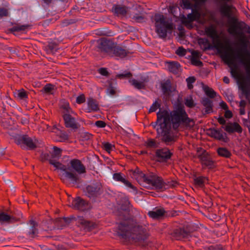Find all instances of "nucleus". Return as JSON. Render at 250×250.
Masks as SVG:
<instances>
[{"label":"nucleus","mask_w":250,"mask_h":250,"mask_svg":"<svg viewBox=\"0 0 250 250\" xmlns=\"http://www.w3.org/2000/svg\"><path fill=\"white\" fill-rule=\"evenodd\" d=\"M98 72L101 75L104 76L108 77L109 76V73L107 71V69L105 67H101L99 68Z\"/></svg>","instance_id":"62"},{"label":"nucleus","mask_w":250,"mask_h":250,"mask_svg":"<svg viewBox=\"0 0 250 250\" xmlns=\"http://www.w3.org/2000/svg\"><path fill=\"white\" fill-rule=\"evenodd\" d=\"M216 152L219 156L225 158H230L232 156L231 152L226 147H219Z\"/></svg>","instance_id":"33"},{"label":"nucleus","mask_w":250,"mask_h":250,"mask_svg":"<svg viewBox=\"0 0 250 250\" xmlns=\"http://www.w3.org/2000/svg\"><path fill=\"white\" fill-rule=\"evenodd\" d=\"M62 149L56 146H53V151L51 153V158L59 159L62 156Z\"/></svg>","instance_id":"42"},{"label":"nucleus","mask_w":250,"mask_h":250,"mask_svg":"<svg viewBox=\"0 0 250 250\" xmlns=\"http://www.w3.org/2000/svg\"><path fill=\"white\" fill-rule=\"evenodd\" d=\"M196 79L194 76L189 77L186 79L188 89L190 90L193 88L192 83H194Z\"/></svg>","instance_id":"51"},{"label":"nucleus","mask_w":250,"mask_h":250,"mask_svg":"<svg viewBox=\"0 0 250 250\" xmlns=\"http://www.w3.org/2000/svg\"><path fill=\"white\" fill-rule=\"evenodd\" d=\"M29 92L21 88L17 91V96L21 100L28 98Z\"/></svg>","instance_id":"48"},{"label":"nucleus","mask_w":250,"mask_h":250,"mask_svg":"<svg viewBox=\"0 0 250 250\" xmlns=\"http://www.w3.org/2000/svg\"><path fill=\"white\" fill-rule=\"evenodd\" d=\"M160 107L161 104L159 103H158L157 101H156L154 103H153V104L150 106L149 109V113L155 112L158 108H159L162 110Z\"/></svg>","instance_id":"53"},{"label":"nucleus","mask_w":250,"mask_h":250,"mask_svg":"<svg viewBox=\"0 0 250 250\" xmlns=\"http://www.w3.org/2000/svg\"><path fill=\"white\" fill-rule=\"evenodd\" d=\"M112 11L117 16H125L127 12V7L123 5L114 4L112 8Z\"/></svg>","instance_id":"28"},{"label":"nucleus","mask_w":250,"mask_h":250,"mask_svg":"<svg viewBox=\"0 0 250 250\" xmlns=\"http://www.w3.org/2000/svg\"><path fill=\"white\" fill-rule=\"evenodd\" d=\"M63 218L61 217H58L55 219L54 222V223L57 224L58 227H60L61 228L65 226V225L63 223Z\"/></svg>","instance_id":"61"},{"label":"nucleus","mask_w":250,"mask_h":250,"mask_svg":"<svg viewBox=\"0 0 250 250\" xmlns=\"http://www.w3.org/2000/svg\"><path fill=\"white\" fill-rule=\"evenodd\" d=\"M129 171L138 182H143L146 184L147 183L149 178V174H145L137 167L135 169H130Z\"/></svg>","instance_id":"19"},{"label":"nucleus","mask_w":250,"mask_h":250,"mask_svg":"<svg viewBox=\"0 0 250 250\" xmlns=\"http://www.w3.org/2000/svg\"><path fill=\"white\" fill-rule=\"evenodd\" d=\"M155 32L159 38L165 39L167 33L171 34L173 29V24L166 20V17L162 14L156 13L154 16Z\"/></svg>","instance_id":"5"},{"label":"nucleus","mask_w":250,"mask_h":250,"mask_svg":"<svg viewBox=\"0 0 250 250\" xmlns=\"http://www.w3.org/2000/svg\"><path fill=\"white\" fill-rule=\"evenodd\" d=\"M97 43L96 49L97 51L109 55L111 54L115 44L113 41L105 37H102L97 40Z\"/></svg>","instance_id":"9"},{"label":"nucleus","mask_w":250,"mask_h":250,"mask_svg":"<svg viewBox=\"0 0 250 250\" xmlns=\"http://www.w3.org/2000/svg\"><path fill=\"white\" fill-rule=\"evenodd\" d=\"M107 84V91L111 95H114L116 94V90L115 87L113 86L114 84L116 83V81L114 79H110L106 81Z\"/></svg>","instance_id":"35"},{"label":"nucleus","mask_w":250,"mask_h":250,"mask_svg":"<svg viewBox=\"0 0 250 250\" xmlns=\"http://www.w3.org/2000/svg\"><path fill=\"white\" fill-rule=\"evenodd\" d=\"M155 210H151L148 212V215L150 218L156 220H161L165 218V209L163 207H156Z\"/></svg>","instance_id":"21"},{"label":"nucleus","mask_w":250,"mask_h":250,"mask_svg":"<svg viewBox=\"0 0 250 250\" xmlns=\"http://www.w3.org/2000/svg\"><path fill=\"white\" fill-rule=\"evenodd\" d=\"M32 27V24H23L20 25L16 24V25L13 26L8 29V31L10 33L15 35V32H22L23 33H26V32L31 29Z\"/></svg>","instance_id":"25"},{"label":"nucleus","mask_w":250,"mask_h":250,"mask_svg":"<svg viewBox=\"0 0 250 250\" xmlns=\"http://www.w3.org/2000/svg\"><path fill=\"white\" fill-rule=\"evenodd\" d=\"M180 64L178 62H168V68L169 71L174 74H177Z\"/></svg>","instance_id":"36"},{"label":"nucleus","mask_w":250,"mask_h":250,"mask_svg":"<svg viewBox=\"0 0 250 250\" xmlns=\"http://www.w3.org/2000/svg\"><path fill=\"white\" fill-rule=\"evenodd\" d=\"M40 158H41V161L42 162H45L46 161H48V162L49 163V161L50 160H54L53 159H52V158L50 159V158H51V154H50L48 153H43V152H42L41 154Z\"/></svg>","instance_id":"50"},{"label":"nucleus","mask_w":250,"mask_h":250,"mask_svg":"<svg viewBox=\"0 0 250 250\" xmlns=\"http://www.w3.org/2000/svg\"><path fill=\"white\" fill-rule=\"evenodd\" d=\"M49 164L53 166L56 168V169L62 170L64 172V173H66L67 171H69L71 170L69 168V164H68L66 166L64 165H63L60 162L57 161L56 160H50Z\"/></svg>","instance_id":"32"},{"label":"nucleus","mask_w":250,"mask_h":250,"mask_svg":"<svg viewBox=\"0 0 250 250\" xmlns=\"http://www.w3.org/2000/svg\"><path fill=\"white\" fill-rule=\"evenodd\" d=\"M173 155L170 150L167 147L157 149L155 151V161L160 163H166Z\"/></svg>","instance_id":"11"},{"label":"nucleus","mask_w":250,"mask_h":250,"mask_svg":"<svg viewBox=\"0 0 250 250\" xmlns=\"http://www.w3.org/2000/svg\"><path fill=\"white\" fill-rule=\"evenodd\" d=\"M62 218H63V221L64 223H65L64 225H65V226L66 225L70 224L72 221H75L78 222V219H77L78 217H76L73 215L69 217H64Z\"/></svg>","instance_id":"54"},{"label":"nucleus","mask_w":250,"mask_h":250,"mask_svg":"<svg viewBox=\"0 0 250 250\" xmlns=\"http://www.w3.org/2000/svg\"><path fill=\"white\" fill-rule=\"evenodd\" d=\"M200 150H202V152L198 155L197 157L200 161L202 168L203 169L208 168L210 170L215 168L216 167V162L213 160L210 154L202 147L197 148V153H199Z\"/></svg>","instance_id":"6"},{"label":"nucleus","mask_w":250,"mask_h":250,"mask_svg":"<svg viewBox=\"0 0 250 250\" xmlns=\"http://www.w3.org/2000/svg\"><path fill=\"white\" fill-rule=\"evenodd\" d=\"M93 135L88 132L79 133V141L85 142L92 140Z\"/></svg>","instance_id":"39"},{"label":"nucleus","mask_w":250,"mask_h":250,"mask_svg":"<svg viewBox=\"0 0 250 250\" xmlns=\"http://www.w3.org/2000/svg\"><path fill=\"white\" fill-rule=\"evenodd\" d=\"M111 53L114 56L119 57L120 58H124L129 54L130 52L125 48H123L119 45H117L116 43H115Z\"/></svg>","instance_id":"22"},{"label":"nucleus","mask_w":250,"mask_h":250,"mask_svg":"<svg viewBox=\"0 0 250 250\" xmlns=\"http://www.w3.org/2000/svg\"><path fill=\"white\" fill-rule=\"evenodd\" d=\"M124 183L126 187L133 189L134 190H137V188L134 185H133L129 181L125 179L122 182Z\"/></svg>","instance_id":"64"},{"label":"nucleus","mask_w":250,"mask_h":250,"mask_svg":"<svg viewBox=\"0 0 250 250\" xmlns=\"http://www.w3.org/2000/svg\"><path fill=\"white\" fill-rule=\"evenodd\" d=\"M54 87L55 85L53 84L50 83H47L43 87L42 89L41 90V92L48 95L53 94Z\"/></svg>","instance_id":"40"},{"label":"nucleus","mask_w":250,"mask_h":250,"mask_svg":"<svg viewBox=\"0 0 250 250\" xmlns=\"http://www.w3.org/2000/svg\"><path fill=\"white\" fill-rule=\"evenodd\" d=\"M173 121L170 116V113L167 109H163L157 113V120L155 125H159L162 129L161 141L167 145L169 143L175 142L176 137L171 134V125L173 126Z\"/></svg>","instance_id":"2"},{"label":"nucleus","mask_w":250,"mask_h":250,"mask_svg":"<svg viewBox=\"0 0 250 250\" xmlns=\"http://www.w3.org/2000/svg\"><path fill=\"white\" fill-rule=\"evenodd\" d=\"M203 89L205 94L210 99H213L216 96V92L208 85L203 84Z\"/></svg>","instance_id":"38"},{"label":"nucleus","mask_w":250,"mask_h":250,"mask_svg":"<svg viewBox=\"0 0 250 250\" xmlns=\"http://www.w3.org/2000/svg\"><path fill=\"white\" fill-rule=\"evenodd\" d=\"M191 64L196 66H202L203 65V62L200 59L190 58Z\"/></svg>","instance_id":"56"},{"label":"nucleus","mask_w":250,"mask_h":250,"mask_svg":"<svg viewBox=\"0 0 250 250\" xmlns=\"http://www.w3.org/2000/svg\"><path fill=\"white\" fill-rule=\"evenodd\" d=\"M161 88L164 96L169 98L171 93L174 90L172 89V84L170 80H167L165 82L161 83Z\"/></svg>","instance_id":"24"},{"label":"nucleus","mask_w":250,"mask_h":250,"mask_svg":"<svg viewBox=\"0 0 250 250\" xmlns=\"http://www.w3.org/2000/svg\"><path fill=\"white\" fill-rule=\"evenodd\" d=\"M85 102V96L84 94H81L79 95L76 100V102L78 104H82Z\"/></svg>","instance_id":"59"},{"label":"nucleus","mask_w":250,"mask_h":250,"mask_svg":"<svg viewBox=\"0 0 250 250\" xmlns=\"http://www.w3.org/2000/svg\"><path fill=\"white\" fill-rule=\"evenodd\" d=\"M62 176L63 181H68L70 182V184H72L73 186L76 185H79L82 182V179L80 176L73 170H70L66 173H63ZM77 187L79 188V186H77Z\"/></svg>","instance_id":"16"},{"label":"nucleus","mask_w":250,"mask_h":250,"mask_svg":"<svg viewBox=\"0 0 250 250\" xmlns=\"http://www.w3.org/2000/svg\"><path fill=\"white\" fill-rule=\"evenodd\" d=\"M59 107L61 110L62 116L65 127L71 128L74 131L80 128V125L76 122V118L72 116V115H76L77 113L71 107L68 101L65 99L61 100Z\"/></svg>","instance_id":"3"},{"label":"nucleus","mask_w":250,"mask_h":250,"mask_svg":"<svg viewBox=\"0 0 250 250\" xmlns=\"http://www.w3.org/2000/svg\"><path fill=\"white\" fill-rule=\"evenodd\" d=\"M175 53L179 56L183 57L186 55L187 51L183 46H180L178 48Z\"/></svg>","instance_id":"57"},{"label":"nucleus","mask_w":250,"mask_h":250,"mask_svg":"<svg viewBox=\"0 0 250 250\" xmlns=\"http://www.w3.org/2000/svg\"><path fill=\"white\" fill-rule=\"evenodd\" d=\"M102 146L103 149L108 153H110L112 150V148L115 147L114 145H112L111 143L107 142H102Z\"/></svg>","instance_id":"47"},{"label":"nucleus","mask_w":250,"mask_h":250,"mask_svg":"<svg viewBox=\"0 0 250 250\" xmlns=\"http://www.w3.org/2000/svg\"><path fill=\"white\" fill-rule=\"evenodd\" d=\"M209 180L208 177L204 176H199L195 177L193 179V184L195 187L201 188H205V184H208Z\"/></svg>","instance_id":"26"},{"label":"nucleus","mask_w":250,"mask_h":250,"mask_svg":"<svg viewBox=\"0 0 250 250\" xmlns=\"http://www.w3.org/2000/svg\"><path fill=\"white\" fill-rule=\"evenodd\" d=\"M202 104L206 107L204 115L213 112V103L212 101L208 98H203L201 101Z\"/></svg>","instance_id":"31"},{"label":"nucleus","mask_w":250,"mask_h":250,"mask_svg":"<svg viewBox=\"0 0 250 250\" xmlns=\"http://www.w3.org/2000/svg\"><path fill=\"white\" fill-rule=\"evenodd\" d=\"M149 180L147 184L151 185L157 190L163 191L164 179L153 172L149 173Z\"/></svg>","instance_id":"14"},{"label":"nucleus","mask_w":250,"mask_h":250,"mask_svg":"<svg viewBox=\"0 0 250 250\" xmlns=\"http://www.w3.org/2000/svg\"><path fill=\"white\" fill-rule=\"evenodd\" d=\"M103 186L102 183L97 180H94L90 184L85 188L86 195L89 198H96L102 193Z\"/></svg>","instance_id":"10"},{"label":"nucleus","mask_w":250,"mask_h":250,"mask_svg":"<svg viewBox=\"0 0 250 250\" xmlns=\"http://www.w3.org/2000/svg\"><path fill=\"white\" fill-rule=\"evenodd\" d=\"M175 105V108L176 109V110L173 111L172 113H187L185 109V107L183 104L182 103V102L178 99L177 100V101Z\"/></svg>","instance_id":"41"},{"label":"nucleus","mask_w":250,"mask_h":250,"mask_svg":"<svg viewBox=\"0 0 250 250\" xmlns=\"http://www.w3.org/2000/svg\"><path fill=\"white\" fill-rule=\"evenodd\" d=\"M128 82L138 89H144L146 88V84L144 82L138 81L134 79H130Z\"/></svg>","instance_id":"37"},{"label":"nucleus","mask_w":250,"mask_h":250,"mask_svg":"<svg viewBox=\"0 0 250 250\" xmlns=\"http://www.w3.org/2000/svg\"><path fill=\"white\" fill-rule=\"evenodd\" d=\"M132 76V73L131 72L125 70L123 73L117 74L116 78L119 79H128L131 78Z\"/></svg>","instance_id":"44"},{"label":"nucleus","mask_w":250,"mask_h":250,"mask_svg":"<svg viewBox=\"0 0 250 250\" xmlns=\"http://www.w3.org/2000/svg\"><path fill=\"white\" fill-rule=\"evenodd\" d=\"M136 224L132 218L124 215L122 221L117 223L116 235L121 239H132L136 242L146 240L148 236L146 229Z\"/></svg>","instance_id":"1"},{"label":"nucleus","mask_w":250,"mask_h":250,"mask_svg":"<svg viewBox=\"0 0 250 250\" xmlns=\"http://www.w3.org/2000/svg\"><path fill=\"white\" fill-rule=\"evenodd\" d=\"M200 229L198 225L191 222H186L170 230L169 235L175 240H181L192 236V233Z\"/></svg>","instance_id":"4"},{"label":"nucleus","mask_w":250,"mask_h":250,"mask_svg":"<svg viewBox=\"0 0 250 250\" xmlns=\"http://www.w3.org/2000/svg\"><path fill=\"white\" fill-rule=\"evenodd\" d=\"M94 125L98 128H104L106 125V123L104 121L101 120L96 121Z\"/></svg>","instance_id":"63"},{"label":"nucleus","mask_w":250,"mask_h":250,"mask_svg":"<svg viewBox=\"0 0 250 250\" xmlns=\"http://www.w3.org/2000/svg\"><path fill=\"white\" fill-rule=\"evenodd\" d=\"M130 201L128 198L124 197L121 199L120 209L127 212H130Z\"/></svg>","instance_id":"34"},{"label":"nucleus","mask_w":250,"mask_h":250,"mask_svg":"<svg viewBox=\"0 0 250 250\" xmlns=\"http://www.w3.org/2000/svg\"><path fill=\"white\" fill-rule=\"evenodd\" d=\"M69 165L71 170H73L79 174H83L86 172L85 166L81 161L79 159H72L70 161Z\"/></svg>","instance_id":"17"},{"label":"nucleus","mask_w":250,"mask_h":250,"mask_svg":"<svg viewBox=\"0 0 250 250\" xmlns=\"http://www.w3.org/2000/svg\"><path fill=\"white\" fill-rule=\"evenodd\" d=\"M27 224L31 225V228L26 234L28 238L30 240H33L35 238L38 239L39 229H38V223L35 220L31 219L27 221Z\"/></svg>","instance_id":"18"},{"label":"nucleus","mask_w":250,"mask_h":250,"mask_svg":"<svg viewBox=\"0 0 250 250\" xmlns=\"http://www.w3.org/2000/svg\"><path fill=\"white\" fill-rule=\"evenodd\" d=\"M90 205L87 201L80 196L74 198L71 203V207L74 209L83 211L88 210L90 208Z\"/></svg>","instance_id":"15"},{"label":"nucleus","mask_w":250,"mask_h":250,"mask_svg":"<svg viewBox=\"0 0 250 250\" xmlns=\"http://www.w3.org/2000/svg\"><path fill=\"white\" fill-rule=\"evenodd\" d=\"M77 21L75 19H64L62 21L64 26H67L69 25L75 23Z\"/></svg>","instance_id":"60"},{"label":"nucleus","mask_w":250,"mask_h":250,"mask_svg":"<svg viewBox=\"0 0 250 250\" xmlns=\"http://www.w3.org/2000/svg\"><path fill=\"white\" fill-rule=\"evenodd\" d=\"M158 144L156 141L152 138H149L145 142V146L148 148H157L158 147Z\"/></svg>","instance_id":"45"},{"label":"nucleus","mask_w":250,"mask_h":250,"mask_svg":"<svg viewBox=\"0 0 250 250\" xmlns=\"http://www.w3.org/2000/svg\"><path fill=\"white\" fill-rule=\"evenodd\" d=\"M204 250H226L224 247L220 244H216L204 247Z\"/></svg>","instance_id":"43"},{"label":"nucleus","mask_w":250,"mask_h":250,"mask_svg":"<svg viewBox=\"0 0 250 250\" xmlns=\"http://www.w3.org/2000/svg\"><path fill=\"white\" fill-rule=\"evenodd\" d=\"M170 113V116L172 119L173 123V129L174 130L178 129L180 125H183L186 126H189L191 122L194 123V120L188 117L187 113Z\"/></svg>","instance_id":"7"},{"label":"nucleus","mask_w":250,"mask_h":250,"mask_svg":"<svg viewBox=\"0 0 250 250\" xmlns=\"http://www.w3.org/2000/svg\"><path fill=\"white\" fill-rule=\"evenodd\" d=\"M22 213L20 212L16 216L14 215H10L0 209V223L1 224L3 223L10 224L20 222L22 217Z\"/></svg>","instance_id":"13"},{"label":"nucleus","mask_w":250,"mask_h":250,"mask_svg":"<svg viewBox=\"0 0 250 250\" xmlns=\"http://www.w3.org/2000/svg\"><path fill=\"white\" fill-rule=\"evenodd\" d=\"M15 143L21 146L22 149L26 148L28 150H35L37 146L33 140L27 134H19L14 138Z\"/></svg>","instance_id":"8"},{"label":"nucleus","mask_w":250,"mask_h":250,"mask_svg":"<svg viewBox=\"0 0 250 250\" xmlns=\"http://www.w3.org/2000/svg\"><path fill=\"white\" fill-rule=\"evenodd\" d=\"M229 134H231L234 132L241 133L243 131L242 126L237 122H228L225 127L222 126Z\"/></svg>","instance_id":"20"},{"label":"nucleus","mask_w":250,"mask_h":250,"mask_svg":"<svg viewBox=\"0 0 250 250\" xmlns=\"http://www.w3.org/2000/svg\"><path fill=\"white\" fill-rule=\"evenodd\" d=\"M165 218H168V217H173L177 216L178 215L177 211L174 210H165Z\"/></svg>","instance_id":"58"},{"label":"nucleus","mask_w":250,"mask_h":250,"mask_svg":"<svg viewBox=\"0 0 250 250\" xmlns=\"http://www.w3.org/2000/svg\"><path fill=\"white\" fill-rule=\"evenodd\" d=\"M180 4L184 9H190L192 6V3L190 0H181Z\"/></svg>","instance_id":"49"},{"label":"nucleus","mask_w":250,"mask_h":250,"mask_svg":"<svg viewBox=\"0 0 250 250\" xmlns=\"http://www.w3.org/2000/svg\"><path fill=\"white\" fill-rule=\"evenodd\" d=\"M58 137L60 139L59 141L60 142H65L69 139L68 135L66 132H61Z\"/></svg>","instance_id":"55"},{"label":"nucleus","mask_w":250,"mask_h":250,"mask_svg":"<svg viewBox=\"0 0 250 250\" xmlns=\"http://www.w3.org/2000/svg\"><path fill=\"white\" fill-rule=\"evenodd\" d=\"M185 104L189 108H193L196 105V104L194 103L191 95L185 99Z\"/></svg>","instance_id":"46"},{"label":"nucleus","mask_w":250,"mask_h":250,"mask_svg":"<svg viewBox=\"0 0 250 250\" xmlns=\"http://www.w3.org/2000/svg\"><path fill=\"white\" fill-rule=\"evenodd\" d=\"M87 106L88 111L87 112L91 111L96 112L100 110L98 101L92 97H89L87 99Z\"/></svg>","instance_id":"27"},{"label":"nucleus","mask_w":250,"mask_h":250,"mask_svg":"<svg viewBox=\"0 0 250 250\" xmlns=\"http://www.w3.org/2000/svg\"><path fill=\"white\" fill-rule=\"evenodd\" d=\"M123 175V174L121 172L115 173L113 175V178L116 181L122 183L125 179Z\"/></svg>","instance_id":"52"},{"label":"nucleus","mask_w":250,"mask_h":250,"mask_svg":"<svg viewBox=\"0 0 250 250\" xmlns=\"http://www.w3.org/2000/svg\"><path fill=\"white\" fill-rule=\"evenodd\" d=\"M207 131H208L207 133V135L211 138L217 140L222 141L224 143H228L229 141V139L227 136L226 133L223 132L221 128H209L207 129Z\"/></svg>","instance_id":"12"},{"label":"nucleus","mask_w":250,"mask_h":250,"mask_svg":"<svg viewBox=\"0 0 250 250\" xmlns=\"http://www.w3.org/2000/svg\"><path fill=\"white\" fill-rule=\"evenodd\" d=\"M58 49L59 44L53 40L48 42L47 44L44 46V50L47 54H54Z\"/></svg>","instance_id":"29"},{"label":"nucleus","mask_w":250,"mask_h":250,"mask_svg":"<svg viewBox=\"0 0 250 250\" xmlns=\"http://www.w3.org/2000/svg\"><path fill=\"white\" fill-rule=\"evenodd\" d=\"M179 182L175 180H173L170 178L166 179L164 180L163 191L169 188H175L179 186Z\"/></svg>","instance_id":"30"},{"label":"nucleus","mask_w":250,"mask_h":250,"mask_svg":"<svg viewBox=\"0 0 250 250\" xmlns=\"http://www.w3.org/2000/svg\"><path fill=\"white\" fill-rule=\"evenodd\" d=\"M77 219L78 223L88 231H91L96 227V224L95 223L85 220L83 216H78Z\"/></svg>","instance_id":"23"}]
</instances>
